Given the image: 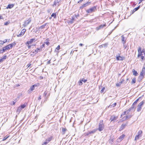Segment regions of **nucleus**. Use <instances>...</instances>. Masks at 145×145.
<instances>
[{"label":"nucleus","instance_id":"obj_39","mask_svg":"<svg viewBox=\"0 0 145 145\" xmlns=\"http://www.w3.org/2000/svg\"><path fill=\"white\" fill-rule=\"evenodd\" d=\"M47 91H45L44 93L43 94V95L45 97H46L47 94Z\"/></svg>","mask_w":145,"mask_h":145},{"label":"nucleus","instance_id":"obj_15","mask_svg":"<svg viewBox=\"0 0 145 145\" xmlns=\"http://www.w3.org/2000/svg\"><path fill=\"white\" fill-rule=\"evenodd\" d=\"M140 74L144 76L145 74V67L143 66L142 71L140 72Z\"/></svg>","mask_w":145,"mask_h":145},{"label":"nucleus","instance_id":"obj_48","mask_svg":"<svg viewBox=\"0 0 145 145\" xmlns=\"http://www.w3.org/2000/svg\"><path fill=\"white\" fill-rule=\"evenodd\" d=\"M47 144V142L45 141L42 144V145H46Z\"/></svg>","mask_w":145,"mask_h":145},{"label":"nucleus","instance_id":"obj_14","mask_svg":"<svg viewBox=\"0 0 145 145\" xmlns=\"http://www.w3.org/2000/svg\"><path fill=\"white\" fill-rule=\"evenodd\" d=\"M121 37L122 43L123 44H125L126 42V39H125V37L123 35H122Z\"/></svg>","mask_w":145,"mask_h":145},{"label":"nucleus","instance_id":"obj_56","mask_svg":"<svg viewBox=\"0 0 145 145\" xmlns=\"http://www.w3.org/2000/svg\"><path fill=\"white\" fill-rule=\"evenodd\" d=\"M140 52H141V54L144 53V54H145V51L144 49H143L142 51H141Z\"/></svg>","mask_w":145,"mask_h":145},{"label":"nucleus","instance_id":"obj_50","mask_svg":"<svg viewBox=\"0 0 145 145\" xmlns=\"http://www.w3.org/2000/svg\"><path fill=\"white\" fill-rule=\"evenodd\" d=\"M134 105H133V104L132 105V106H131V107L130 108L131 109V110L133 109H134L135 108Z\"/></svg>","mask_w":145,"mask_h":145},{"label":"nucleus","instance_id":"obj_36","mask_svg":"<svg viewBox=\"0 0 145 145\" xmlns=\"http://www.w3.org/2000/svg\"><path fill=\"white\" fill-rule=\"evenodd\" d=\"M143 54H141V52H138V57H139L140 56H142Z\"/></svg>","mask_w":145,"mask_h":145},{"label":"nucleus","instance_id":"obj_3","mask_svg":"<svg viewBox=\"0 0 145 145\" xmlns=\"http://www.w3.org/2000/svg\"><path fill=\"white\" fill-rule=\"evenodd\" d=\"M96 10V8L95 6H94L89 9L86 10V12L88 13H91L94 12Z\"/></svg>","mask_w":145,"mask_h":145},{"label":"nucleus","instance_id":"obj_5","mask_svg":"<svg viewBox=\"0 0 145 145\" xmlns=\"http://www.w3.org/2000/svg\"><path fill=\"white\" fill-rule=\"evenodd\" d=\"M91 4V2H88L86 3H85L82 6H80V9H82L84 8L85 7Z\"/></svg>","mask_w":145,"mask_h":145},{"label":"nucleus","instance_id":"obj_28","mask_svg":"<svg viewBox=\"0 0 145 145\" xmlns=\"http://www.w3.org/2000/svg\"><path fill=\"white\" fill-rule=\"evenodd\" d=\"M136 78L135 77L132 79V80L131 83L132 84H135L136 83Z\"/></svg>","mask_w":145,"mask_h":145},{"label":"nucleus","instance_id":"obj_29","mask_svg":"<svg viewBox=\"0 0 145 145\" xmlns=\"http://www.w3.org/2000/svg\"><path fill=\"white\" fill-rule=\"evenodd\" d=\"M22 110L21 108L19 107L17 109V112L19 114Z\"/></svg>","mask_w":145,"mask_h":145},{"label":"nucleus","instance_id":"obj_49","mask_svg":"<svg viewBox=\"0 0 145 145\" xmlns=\"http://www.w3.org/2000/svg\"><path fill=\"white\" fill-rule=\"evenodd\" d=\"M79 84L80 86H81L82 84V82L80 80V81L79 82Z\"/></svg>","mask_w":145,"mask_h":145},{"label":"nucleus","instance_id":"obj_26","mask_svg":"<svg viewBox=\"0 0 145 145\" xmlns=\"http://www.w3.org/2000/svg\"><path fill=\"white\" fill-rule=\"evenodd\" d=\"M108 45V44L107 43H106L102 45L101 46H99V47L100 48H101V46H102V47L105 48L107 47Z\"/></svg>","mask_w":145,"mask_h":145},{"label":"nucleus","instance_id":"obj_18","mask_svg":"<svg viewBox=\"0 0 145 145\" xmlns=\"http://www.w3.org/2000/svg\"><path fill=\"white\" fill-rule=\"evenodd\" d=\"M116 58L117 60L122 61L123 60V57L120 56H117Z\"/></svg>","mask_w":145,"mask_h":145},{"label":"nucleus","instance_id":"obj_57","mask_svg":"<svg viewBox=\"0 0 145 145\" xmlns=\"http://www.w3.org/2000/svg\"><path fill=\"white\" fill-rule=\"evenodd\" d=\"M123 44V47L124 48V49H125L127 47V45H125V44Z\"/></svg>","mask_w":145,"mask_h":145},{"label":"nucleus","instance_id":"obj_33","mask_svg":"<svg viewBox=\"0 0 145 145\" xmlns=\"http://www.w3.org/2000/svg\"><path fill=\"white\" fill-rule=\"evenodd\" d=\"M35 87L34 85H33L30 87V90L31 91H32L34 89Z\"/></svg>","mask_w":145,"mask_h":145},{"label":"nucleus","instance_id":"obj_8","mask_svg":"<svg viewBox=\"0 0 145 145\" xmlns=\"http://www.w3.org/2000/svg\"><path fill=\"white\" fill-rule=\"evenodd\" d=\"M42 50V49L41 48H37L35 50H34V51H33L32 52L33 53V54H31V55H32L34 53H35V54H36L38 53V52H41Z\"/></svg>","mask_w":145,"mask_h":145},{"label":"nucleus","instance_id":"obj_42","mask_svg":"<svg viewBox=\"0 0 145 145\" xmlns=\"http://www.w3.org/2000/svg\"><path fill=\"white\" fill-rule=\"evenodd\" d=\"M139 135H138L136 136L135 137V140H136L137 139H138L139 138Z\"/></svg>","mask_w":145,"mask_h":145},{"label":"nucleus","instance_id":"obj_31","mask_svg":"<svg viewBox=\"0 0 145 145\" xmlns=\"http://www.w3.org/2000/svg\"><path fill=\"white\" fill-rule=\"evenodd\" d=\"M53 137L52 136H50V137L48 138H47L46 139L48 141H49V142L52 139Z\"/></svg>","mask_w":145,"mask_h":145},{"label":"nucleus","instance_id":"obj_6","mask_svg":"<svg viewBox=\"0 0 145 145\" xmlns=\"http://www.w3.org/2000/svg\"><path fill=\"white\" fill-rule=\"evenodd\" d=\"M31 19L29 18L28 20L25 21L24 22V24L23 25L24 27L27 26L28 24H29L31 22Z\"/></svg>","mask_w":145,"mask_h":145},{"label":"nucleus","instance_id":"obj_62","mask_svg":"<svg viewBox=\"0 0 145 145\" xmlns=\"http://www.w3.org/2000/svg\"><path fill=\"white\" fill-rule=\"evenodd\" d=\"M141 58L142 60L144 59V57L143 56H141Z\"/></svg>","mask_w":145,"mask_h":145},{"label":"nucleus","instance_id":"obj_11","mask_svg":"<svg viewBox=\"0 0 145 145\" xmlns=\"http://www.w3.org/2000/svg\"><path fill=\"white\" fill-rule=\"evenodd\" d=\"M118 118L117 117H116L114 115L112 116L110 119V120H111V121H115Z\"/></svg>","mask_w":145,"mask_h":145},{"label":"nucleus","instance_id":"obj_58","mask_svg":"<svg viewBox=\"0 0 145 145\" xmlns=\"http://www.w3.org/2000/svg\"><path fill=\"white\" fill-rule=\"evenodd\" d=\"M5 51H3V49L2 50H0V53H3Z\"/></svg>","mask_w":145,"mask_h":145},{"label":"nucleus","instance_id":"obj_20","mask_svg":"<svg viewBox=\"0 0 145 145\" xmlns=\"http://www.w3.org/2000/svg\"><path fill=\"white\" fill-rule=\"evenodd\" d=\"M140 8V6H139L135 8L133 10L132 14H133L135 12L138 10Z\"/></svg>","mask_w":145,"mask_h":145},{"label":"nucleus","instance_id":"obj_37","mask_svg":"<svg viewBox=\"0 0 145 145\" xmlns=\"http://www.w3.org/2000/svg\"><path fill=\"white\" fill-rule=\"evenodd\" d=\"M9 137V136H6L5 137L3 138V141H4V140H6L7 138H8V137Z\"/></svg>","mask_w":145,"mask_h":145},{"label":"nucleus","instance_id":"obj_23","mask_svg":"<svg viewBox=\"0 0 145 145\" xmlns=\"http://www.w3.org/2000/svg\"><path fill=\"white\" fill-rule=\"evenodd\" d=\"M67 131V129L65 128H62V134L63 135L65 134L66 131Z\"/></svg>","mask_w":145,"mask_h":145},{"label":"nucleus","instance_id":"obj_53","mask_svg":"<svg viewBox=\"0 0 145 145\" xmlns=\"http://www.w3.org/2000/svg\"><path fill=\"white\" fill-rule=\"evenodd\" d=\"M45 43L47 45H49L50 44V43L49 42L47 41V42H45Z\"/></svg>","mask_w":145,"mask_h":145},{"label":"nucleus","instance_id":"obj_25","mask_svg":"<svg viewBox=\"0 0 145 145\" xmlns=\"http://www.w3.org/2000/svg\"><path fill=\"white\" fill-rule=\"evenodd\" d=\"M47 23H46L45 24H44L43 25H41V26H40L39 27V29H43L45 27V26L47 24Z\"/></svg>","mask_w":145,"mask_h":145},{"label":"nucleus","instance_id":"obj_35","mask_svg":"<svg viewBox=\"0 0 145 145\" xmlns=\"http://www.w3.org/2000/svg\"><path fill=\"white\" fill-rule=\"evenodd\" d=\"M80 80L82 82H83L84 83H85L87 81V80L85 79L84 78H82L80 79Z\"/></svg>","mask_w":145,"mask_h":145},{"label":"nucleus","instance_id":"obj_10","mask_svg":"<svg viewBox=\"0 0 145 145\" xmlns=\"http://www.w3.org/2000/svg\"><path fill=\"white\" fill-rule=\"evenodd\" d=\"M144 76L143 75H141V74H140L137 80L138 82H140L144 78Z\"/></svg>","mask_w":145,"mask_h":145},{"label":"nucleus","instance_id":"obj_47","mask_svg":"<svg viewBox=\"0 0 145 145\" xmlns=\"http://www.w3.org/2000/svg\"><path fill=\"white\" fill-rule=\"evenodd\" d=\"M60 46L58 45L56 48V50H59L60 49Z\"/></svg>","mask_w":145,"mask_h":145},{"label":"nucleus","instance_id":"obj_45","mask_svg":"<svg viewBox=\"0 0 145 145\" xmlns=\"http://www.w3.org/2000/svg\"><path fill=\"white\" fill-rule=\"evenodd\" d=\"M39 85V83H37V84H35L33 85H34V86L35 87H37Z\"/></svg>","mask_w":145,"mask_h":145},{"label":"nucleus","instance_id":"obj_9","mask_svg":"<svg viewBox=\"0 0 145 145\" xmlns=\"http://www.w3.org/2000/svg\"><path fill=\"white\" fill-rule=\"evenodd\" d=\"M25 31H26V30L25 29H23L22 30L20 33L19 35H17V36L18 37H20L23 36L24 34Z\"/></svg>","mask_w":145,"mask_h":145},{"label":"nucleus","instance_id":"obj_13","mask_svg":"<svg viewBox=\"0 0 145 145\" xmlns=\"http://www.w3.org/2000/svg\"><path fill=\"white\" fill-rule=\"evenodd\" d=\"M125 135L124 134L121 135L120 137L117 139V141L118 142H120L125 137Z\"/></svg>","mask_w":145,"mask_h":145},{"label":"nucleus","instance_id":"obj_30","mask_svg":"<svg viewBox=\"0 0 145 145\" xmlns=\"http://www.w3.org/2000/svg\"><path fill=\"white\" fill-rule=\"evenodd\" d=\"M16 44V43L15 42H14L13 43H12V44H10V45H11L12 46H11V48H12V47L13 46H15Z\"/></svg>","mask_w":145,"mask_h":145},{"label":"nucleus","instance_id":"obj_24","mask_svg":"<svg viewBox=\"0 0 145 145\" xmlns=\"http://www.w3.org/2000/svg\"><path fill=\"white\" fill-rule=\"evenodd\" d=\"M132 71L133 72V74L135 76H137L138 75V73L137 72L135 71V69H133L132 70Z\"/></svg>","mask_w":145,"mask_h":145},{"label":"nucleus","instance_id":"obj_19","mask_svg":"<svg viewBox=\"0 0 145 145\" xmlns=\"http://www.w3.org/2000/svg\"><path fill=\"white\" fill-rule=\"evenodd\" d=\"M116 103H114L112 105H110L108 106V108H111L112 107H115L116 105Z\"/></svg>","mask_w":145,"mask_h":145},{"label":"nucleus","instance_id":"obj_1","mask_svg":"<svg viewBox=\"0 0 145 145\" xmlns=\"http://www.w3.org/2000/svg\"><path fill=\"white\" fill-rule=\"evenodd\" d=\"M105 127L103 123V121H101L98 124V128L97 129L99 131H103Z\"/></svg>","mask_w":145,"mask_h":145},{"label":"nucleus","instance_id":"obj_60","mask_svg":"<svg viewBox=\"0 0 145 145\" xmlns=\"http://www.w3.org/2000/svg\"><path fill=\"white\" fill-rule=\"evenodd\" d=\"M4 60L3 59V58H2L1 59H0V63L2 62Z\"/></svg>","mask_w":145,"mask_h":145},{"label":"nucleus","instance_id":"obj_4","mask_svg":"<svg viewBox=\"0 0 145 145\" xmlns=\"http://www.w3.org/2000/svg\"><path fill=\"white\" fill-rule=\"evenodd\" d=\"M97 130V129H94L92 130L88 131L86 133V136H88L90 134H93Z\"/></svg>","mask_w":145,"mask_h":145},{"label":"nucleus","instance_id":"obj_7","mask_svg":"<svg viewBox=\"0 0 145 145\" xmlns=\"http://www.w3.org/2000/svg\"><path fill=\"white\" fill-rule=\"evenodd\" d=\"M11 46H12L11 45H10V44H9L8 45L3 47V51H5V52L6 50H8L12 48L11 47Z\"/></svg>","mask_w":145,"mask_h":145},{"label":"nucleus","instance_id":"obj_61","mask_svg":"<svg viewBox=\"0 0 145 145\" xmlns=\"http://www.w3.org/2000/svg\"><path fill=\"white\" fill-rule=\"evenodd\" d=\"M41 99V96L40 95L38 99L40 101Z\"/></svg>","mask_w":145,"mask_h":145},{"label":"nucleus","instance_id":"obj_16","mask_svg":"<svg viewBox=\"0 0 145 145\" xmlns=\"http://www.w3.org/2000/svg\"><path fill=\"white\" fill-rule=\"evenodd\" d=\"M105 26L106 24H104L103 25L101 24L97 28V30H98L101 29L103 28L104 27H105Z\"/></svg>","mask_w":145,"mask_h":145},{"label":"nucleus","instance_id":"obj_52","mask_svg":"<svg viewBox=\"0 0 145 145\" xmlns=\"http://www.w3.org/2000/svg\"><path fill=\"white\" fill-rule=\"evenodd\" d=\"M126 111H125L124 112H123V113H122V114L121 115V116H122V115H124L125 114H126Z\"/></svg>","mask_w":145,"mask_h":145},{"label":"nucleus","instance_id":"obj_12","mask_svg":"<svg viewBox=\"0 0 145 145\" xmlns=\"http://www.w3.org/2000/svg\"><path fill=\"white\" fill-rule=\"evenodd\" d=\"M35 40V39H32L30 40L29 41H27L26 42L25 44L26 45H28L29 44H31L32 43L33 41Z\"/></svg>","mask_w":145,"mask_h":145},{"label":"nucleus","instance_id":"obj_55","mask_svg":"<svg viewBox=\"0 0 145 145\" xmlns=\"http://www.w3.org/2000/svg\"><path fill=\"white\" fill-rule=\"evenodd\" d=\"M2 58L4 60L5 59L7 58V56H4Z\"/></svg>","mask_w":145,"mask_h":145},{"label":"nucleus","instance_id":"obj_41","mask_svg":"<svg viewBox=\"0 0 145 145\" xmlns=\"http://www.w3.org/2000/svg\"><path fill=\"white\" fill-rule=\"evenodd\" d=\"M105 89V88L104 87H103L102 88V89L101 90V93H103L104 92Z\"/></svg>","mask_w":145,"mask_h":145},{"label":"nucleus","instance_id":"obj_44","mask_svg":"<svg viewBox=\"0 0 145 145\" xmlns=\"http://www.w3.org/2000/svg\"><path fill=\"white\" fill-rule=\"evenodd\" d=\"M4 43V42L3 41L0 40V44H3Z\"/></svg>","mask_w":145,"mask_h":145},{"label":"nucleus","instance_id":"obj_38","mask_svg":"<svg viewBox=\"0 0 145 145\" xmlns=\"http://www.w3.org/2000/svg\"><path fill=\"white\" fill-rule=\"evenodd\" d=\"M25 105H24V104L20 106V107L21 108V109H23L25 107Z\"/></svg>","mask_w":145,"mask_h":145},{"label":"nucleus","instance_id":"obj_2","mask_svg":"<svg viewBox=\"0 0 145 145\" xmlns=\"http://www.w3.org/2000/svg\"><path fill=\"white\" fill-rule=\"evenodd\" d=\"M144 101H142L140 102L138 105L137 106V112L140 111L142 108V107L144 104Z\"/></svg>","mask_w":145,"mask_h":145},{"label":"nucleus","instance_id":"obj_59","mask_svg":"<svg viewBox=\"0 0 145 145\" xmlns=\"http://www.w3.org/2000/svg\"><path fill=\"white\" fill-rule=\"evenodd\" d=\"M61 0H55V1H56V2H57V3H59V2Z\"/></svg>","mask_w":145,"mask_h":145},{"label":"nucleus","instance_id":"obj_32","mask_svg":"<svg viewBox=\"0 0 145 145\" xmlns=\"http://www.w3.org/2000/svg\"><path fill=\"white\" fill-rule=\"evenodd\" d=\"M74 17H72V20H71L70 21V22L71 24H72L73 23V22L74 21Z\"/></svg>","mask_w":145,"mask_h":145},{"label":"nucleus","instance_id":"obj_64","mask_svg":"<svg viewBox=\"0 0 145 145\" xmlns=\"http://www.w3.org/2000/svg\"><path fill=\"white\" fill-rule=\"evenodd\" d=\"M26 45L28 46V47L29 49L31 47V46L29 45V44L28 45Z\"/></svg>","mask_w":145,"mask_h":145},{"label":"nucleus","instance_id":"obj_27","mask_svg":"<svg viewBox=\"0 0 145 145\" xmlns=\"http://www.w3.org/2000/svg\"><path fill=\"white\" fill-rule=\"evenodd\" d=\"M51 17H54V18H56V14L55 13H53L51 15Z\"/></svg>","mask_w":145,"mask_h":145},{"label":"nucleus","instance_id":"obj_22","mask_svg":"<svg viewBox=\"0 0 145 145\" xmlns=\"http://www.w3.org/2000/svg\"><path fill=\"white\" fill-rule=\"evenodd\" d=\"M127 123H128V122H127V123L125 124H122L121 125L120 129L122 130V129H124L125 127V126L127 125Z\"/></svg>","mask_w":145,"mask_h":145},{"label":"nucleus","instance_id":"obj_54","mask_svg":"<svg viewBox=\"0 0 145 145\" xmlns=\"http://www.w3.org/2000/svg\"><path fill=\"white\" fill-rule=\"evenodd\" d=\"M121 85V84H120V83H117V84H116V86L118 87L120 86Z\"/></svg>","mask_w":145,"mask_h":145},{"label":"nucleus","instance_id":"obj_51","mask_svg":"<svg viewBox=\"0 0 145 145\" xmlns=\"http://www.w3.org/2000/svg\"><path fill=\"white\" fill-rule=\"evenodd\" d=\"M142 133V131H139L138 133V135H139L140 134H141Z\"/></svg>","mask_w":145,"mask_h":145},{"label":"nucleus","instance_id":"obj_46","mask_svg":"<svg viewBox=\"0 0 145 145\" xmlns=\"http://www.w3.org/2000/svg\"><path fill=\"white\" fill-rule=\"evenodd\" d=\"M138 52H140L141 51V48L140 47H139L138 48Z\"/></svg>","mask_w":145,"mask_h":145},{"label":"nucleus","instance_id":"obj_17","mask_svg":"<svg viewBox=\"0 0 145 145\" xmlns=\"http://www.w3.org/2000/svg\"><path fill=\"white\" fill-rule=\"evenodd\" d=\"M14 4H9L8 5L7 7H6L7 9H8V8H11L13 7L14 6Z\"/></svg>","mask_w":145,"mask_h":145},{"label":"nucleus","instance_id":"obj_43","mask_svg":"<svg viewBox=\"0 0 145 145\" xmlns=\"http://www.w3.org/2000/svg\"><path fill=\"white\" fill-rule=\"evenodd\" d=\"M45 45L44 44H43L41 46H40V48L41 49L43 47H45Z\"/></svg>","mask_w":145,"mask_h":145},{"label":"nucleus","instance_id":"obj_34","mask_svg":"<svg viewBox=\"0 0 145 145\" xmlns=\"http://www.w3.org/2000/svg\"><path fill=\"white\" fill-rule=\"evenodd\" d=\"M139 98L137 99L135 102H134L133 103V105H136L138 101L139 100Z\"/></svg>","mask_w":145,"mask_h":145},{"label":"nucleus","instance_id":"obj_21","mask_svg":"<svg viewBox=\"0 0 145 145\" xmlns=\"http://www.w3.org/2000/svg\"><path fill=\"white\" fill-rule=\"evenodd\" d=\"M132 117V116L129 115V116H124L123 118V119H124L123 120H127V118H130Z\"/></svg>","mask_w":145,"mask_h":145},{"label":"nucleus","instance_id":"obj_63","mask_svg":"<svg viewBox=\"0 0 145 145\" xmlns=\"http://www.w3.org/2000/svg\"><path fill=\"white\" fill-rule=\"evenodd\" d=\"M50 61L51 59L48 61L47 62V64H50Z\"/></svg>","mask_w":145,"mask_h":145},{"label":"nucleus","instance_id":"obj_40","mask_svg":"<svg viewBox=\"0 0 145 145\" xmlns=\"http://www.w3.org/2000/svg\"><path fill=\"white\" fill-rule=\"evenodd\" d=\"M131 108H130L127 110L126 111V112L127 113V114L130 111H131Z\"/></svg>","mask_w":145,"mask_h":145}]
</instances>
